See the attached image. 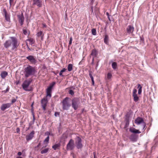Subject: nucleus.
Listing matches in <instances>:
<instances>
[{
  "instance_id": "obj_1",
  "label": "nucleus",
  "mask_w": 158,
  "mask_h": 158,
  "mask_svg": "<svg viewBox=\"0 0 158 158\" xmlns=\"http://www.w3.org/2000/svg\"><path fill=\"white\" fill-rule=\"evenodd\" d=\"M10 39L6 40L4 43V47L6 49L12 46V49L16 48L19 44L18 43L17 39L15 37H10Z\"/></svg>"
},
{
  "instance_id": "obj_2",
  "label": "nucleus",
  "mask_w": 158,
  "mask_h": 158,
  "mask_svg": "<svg viewBox=\"0 0 158 158\" xmlns=\"http://www.w3.org/2000/svg\"><path fill=\"white\" fill-rule=\"evenodd\" d=\"M24 73L25 77H28L35 73V68L29 65L25 68Z\"/></svg>"
},
{
  "instance_id": "obj_3",
  "label": "nucleus",
  "mask_w": 158,
  "mask_h": 158,
  "mask_svg": "<svg viewBox=\"0 0 158 158\" xmlns=\"http://www.w3.org/2000/svg\"><path fill=\"white\" fill-rule=\"evenodd\" d=\"M72 108L75 110H77L79 108L81 105V102L80 99L78 98H74L71 100Z\"/></svg>"
},
{
  "instance_id": "obj_4",
  "label": "nucleus",
  "mask_w": 158,
  "mask_h": 158,
  "mask_svg": "<svg viewBox=\"0 0 158 158\" xmlns=\"http://www.w3.org/2000/svg\"><path fill=\"white\" fill-rule=\"evenodd\" d=\"M70 98L67 97L64 99L61 103L62 104V108L64 110H68L71 106Z\"/></svg>"
},
{
  "instance_id": "obj_5",
  "label": "nucleus",
  "mask_w": 158,
  "mask_h": 158,
  "mask_svg": "<svg viewBox=\"0 0 158 158\" xmlns=\"http://www.w3.org/2000/svg\"><path fill=\"white\" fill-rule=\"evenodd\" d=\"M32 81V79H30L28 80L25 81L22 85V87L23 89L26 91H31V89H28L29 86Z\"/></svg>"
},
{
  "instance_id": "obj_6",
  "label": "nucleus",
  "mask_w": 158,
  "mask_h": 158,
  "mask_svg": "<svg viewBox=\"0 0 158 158\" xmlns=\"http://www.w3.org/2000/svg\"><path fill=\"white\" fill-rule=\"evenodd\" d=\"M76 147L78 149H81L83 147L82 139L79 136H77L75 139Z\"/></svg>"
},
{
  "instance_id": "obj_7",
  "label": "nucleus",
  "mask_w": 158,
  "mask_h": 158,
  "mask_svg": "<svg viewBox=\"0 0 158 158\" xmlns=\"http://www.w3.org/2000/svg\"><path fill=\"white\" fill-rule=\"evenodd\" d=\"M135 122L138 125L141 124L143 127V130H144L146 126V124L144 122V120L142 118L139 117H137L135 120Z\"/></svg>"
},
{
  "instance_id": "obj_8",
  "label": "nucleus",
  "mask_w": 158,
  "mask_h": 158,
  "mask_svg": "<svg viewBox=\"0 0 158 158\" xmlns=\"http://www.w3.org/2000/svg\"><path fill=\"white\" fill-rule=\"evenodd\" d=\"M75 147V144L74 140L70 139L67 145L66 149L67 150H72L74 149Z\"/></svg>"
},
{
  "instance_id": "obj_9",
  "label": "nucleus",
  "mask_w": 158,
  "mask_h": 158,
  "mask_svg": "<svg viewBox=\"0 0 158 158\" xmlns=\"http://www.w3.org/2000/svg\"><path fill=\"white\" fill-rule=\"evenodd\" d=\"M48 103V100L46 98L42 99L41 101V104L42 107L44 110H46V107Z\"/></svg>"
},
{
  "instance_id": "obj_10",
  "label": "nucleus",
  "mask_w": 158,
  "mask_h": 158,
  "mask_svg": "<svg viewBox=\"0 0 158 158\" xmlns=\"http://www.w3.org/2000/svg\"><path fill=\"white\" fill-rule=\"evenodd\" d=\"M28 59L32 64H35L37 62V60L34 58V57L32 56H29L26 57Z\"/></svg>"
},
{
  "instance_id": "obj_11",
  "label": "nucleus",
  "mask_w": 158,
  "mask_h": 158,
  "mask_svg": "<svg viewBox=\"0 0 158 158\" xmlns=\"http://www.w3.org/2000/svg\"><path fill=\"white\" fill-rule=\"evenodd\" d=\"M33 5H36L39 7L42 6V4L41 0H33Z\"/></svg>"
},
{
  "instance_id": "obj_12",
  "label": "nucleus",
  "mask_w": 158,
  "mask_h": 158,
  "mask_svg": "<svg viewBox=\"0 0 158 158\" xmlns=\"http://www.w3.org/2000/svg\"><path fill=\"white\" fill-rule=\"evenodd\" d=\"M17 17L20 24L22 25L24 21V17L23 14L22 13L20 15H18Z\"/></svg>"
},
{
  "instance_id": "obj_13",
  "label": "nucleus",
  "mask_w": 158,
  "mask_h": 158,
  "mask_svg": "<svg viewBox=\"0 0 158 158\" xmlns=\"http://www.w3.org/2000/svg\"><path fill=\"white\" fill-rule=\"evenodd\" d=\"M3 12L5 15V19L7 21L10 22V15L7 12L6 10L5 9H3Z\"/></svg>"
},
{
  "instance_id": "obj_14",
  "label": "nucleus",
  "mask_w": 158,
  "mask_h": 158,
  "mask_svg": "<svg viewBox=\"0 0 158 158\" xmlns=\"http://www.w3.org/2000/svg\"><path fill=\"white\" fill-rule=\"evenodd\" d=\"M137 92V90L136 89H134L133 92V96L134 97V100L135 102H137L139 99V98L136 94Z\"/></svg>"
},
{
  "instance_id": "obj_15",
  "label": "nucleus",
  "mask_w": 158,
  "mask_h": 158,
  "mask_svg": "<svg viewBox=\"0 0 158 158\" xmlns=\"http://www.w3.org/2000/svg\"><path fill=\"white\" fill-rule=\"evenodd\" d=\"M11 105L10 103H7L3 104L1 107V109L2 111H4L7 108L10 107Z\"/></svg>"
},
{
  "instance_id": "obj_16",
  "label": "nucleus",
  "mask_w": 158,
  "mask_h": 158,
  "mask_svg": "<svg viewBox=\"0 0 158 158\" xmlns=\"http://www.w3.org/2000/svg\"><path fill=\"white\" fill-rule=\"evenodd\" d=\"M138 138V135L137 134H132L130 137V139L133 142L136 141Z\"/></svg>"
},
{
  "instance_id": "obj_17",
  "label": "nucleus",
  "mask_w": 158,
  "mask_h": 158,
  "mask_svg": "<svg viewBox=\"0 0 158 158\" xmlns=\"http://www.w3.org/2000/svg\"><path fill=\"white\" fill-rule=\"evenodd\" d=\"M35 132L34 131H31L29 135H27L26 136V140L28 141L31 139L34 136V134Z\"/></svg>"
},
{
  "instance_id": "obj_18",
  "label": "nucleus",
  "mask_w": 158,
  "mask_h": 158,
  "mask_svg": "<svg viewBox=\"0 0 158 158\" xmlns=\"http://www.w3.org/2000/svg\"><path fill=\"white\" fill-rule=\"evenodd\" d=\"M129 131L131 133L136 134H139L141 133V132L138 130L136 129L133 127H131L130 128Z\"/></svg>"
},
{
  "instance_id": "obj_19",
  "label": "nucleus",
  "mask_w": 158,
  "mask_h": 158,
  "mask_svg": "<svg viewBox=\"0 0 158 158\" xmlns=\"http://www.w3.org/2000/svg\"><path fill=\"white\" fill-rule=\"evenodd\" d=\"M134 27L132 25L128 26L127 29V32L129 34L132 33L134 31Z\"/></svg>"
},
{
  "instance_id": "obj_20",
  "label": "nucleus",
  "mask_w": 158,
  "mask_h": 158,
  "mask_svg": "<svg viewBox=\"0 0 158 158\" xmlns=\"http://www.w3.org/2000/svg\"><path fill=\"white\" fill-rule=\"evenodd\" d=\"M97 54L98 52L95 49H94L92 50V52L91 53V55L93 56V62L94 61V58L96 57Z\"/></svg>"
},
{
  "instance_id": "obj_21",
  "label": "nucleus",
  "mask_w": 158,
  "mask_h": 158,
  "mask_svg": "<svg viewBox=\"0 0 158 158\" xmlns=\"http://www.w3.org/2000/svg\"><path fill=\"white\" fill-rule=\"evenodd\" d=\"M125 121V124L124 128H126L128 126L129 123V116L127 115L126 116Z\"/></svg>"
},
{
  "instance_id": "obj_22",
  "label": "nucleus",
  "mask_w": 158,
  "mask_h": 158,
  "mask_svg": "<svg viewBox=\"0 0 158 158\" xmlns=\"http://www.w3.org/2000/svg\"><path fill=\"white\" fill-rule=\"evenodd\" d=\"M51 92H52V89L51 88L48 87L46 90V97H49V98H50L51 97Z\"/></svg>"
},
{
  "instance_id": "obj_23",
  "label": "nucleus",
  "mask_w": 158,
  "mask_h": 158,
  "mask_svg": "<svg viewBox=\"0 0 158 158\" xmlns=\"http://www.w3.org/2000/svg\"><path fill=\"white\" fill-rule=\"evenodd\" d=\"M36 35L37 37H41V40H43V37L44 36V34L42 31H40V32H37L36 34Z\"/></svg>"
},
{
  "instance_id": "obj_24",
  "label": "nucleus",
  "mask_w": 158,
  "mask_h": 158,
  "mask_svg": "<svg viewBox=\"0 0 158 158\" xmlns=\"http://www.w3.org/2000/svg\"><path fill=\"white\" fill-rule=\"evenodd\" d=\"M8 73L6 71H3L1 73V76L2 78H4L7 75Z\"/></svg>"
},
{
  "instance_id": "obj_25",
  "label": "nucleus",
  "mask_w": 158,
  "mask_h": 158,
  "mask_svg": "<svg viewBox=\"0 0 158 158\" xmlns=\"http://www.w3.org/2000/svg\"><path fill=\"white\" fill-rule=\"evenodd\" d=\"M60 146V143H57L53 145L52 147V148L54 149V150H56V149H58Z\"/></svg>"
},
{
  "instance_id": "obj_26",
  "label": "nucleus",
  "mask_w": 158,
  "mask_h": 158,
  "mask_svg": "<svg viewBox=\"0 0 158 158\" xmlns=\"http://www.w3.org/2000/svg\"><path fill=\"white\" fill-rule=\"evenodd\" d=\"M49 150V148H45L43 150H42L41 152V153L42 154L46 153H47Z\"/></svg>"
},
{
  "instance_id": "obj_27",
  "label": "nucleus",
  "mask_w": 158,
  "mask_h": 158,
  "mask_svg": "<svg viewBox=\"0 0 158 158\" xmlns=\"http://www.w3.org/2000/svg\"><path fill=\"white\" fill-rule=\"evenodd\" d=\"M138 88H139L138 91V94H141L142 92V87L141 86V85L139 84L138 85Z\"/></svg>"
},
{
  "instance_id": "obj_28",
  "label": "nucleus",
  "mask_w": 158,
  "mask_h": 158,
  "mask_svg": "<svg viewBox=\"0 0 158 158\" xmlns=\"http://www.w3.org/2000/svg\"><path fill=\"white\" fill-rule=\"evenodd\" d=\"M108 36L107 35H106L104 38V42L106 44H107L108 43Z\"/></svg>"
},
{
  "instance_id": "obj_29",
  "label": "nucleus",
  "mask_w": 158,
  "mask_h": 158,
  "mask_svg": "<svg viewBox=\"0 0 158 158\" xmlns=\"http://www.w3.org/2000/svg\"><path fill=\"white\" fill-rule=\"evenodd\" d=\"M66 70L67 69L65 68L63 69L61 71H60L59 73L60 76L64 77V75L62 74V73H63L65 72Z\"/></svg>"
},
{
  "instance_id": "obj_30",
  "label": "nucleus",
  "mask_w": 158,
  "mask_h": 158,
  "mask_svg": "<svg viewBox=\"0 0 158 158\" xmlns=\"http://www.w3.org/2000/svg\"><path fill=\"white\" fill-rule=\"evenodd\" d=\"M27 41H29L31 45H32L34 44L35 42L34 40L32 38H30L29 39H27Z\"/></svg>"
},
{
  "instance_id": "obj_31",
  "label": "nucleus",
  "mask_w": 158,
  "mask_h": 158,
  "mask_svg": "<svg viewBox=\"0 0 158 158\" xmlns=\"http://www.w3.org/2000/svg\"><path fill=\"white\" fill-rule=\"evenodd\" d=\"M73 69V65L71 64H69L68 65V69L69 71H71Z\"/></svg>"
},
{
  "instance_id": "obj_32",
  "label": "nucleus",
  "mask_w": 158,
  "mask_h": 158,
  "mask_svg": "<svg viewBox=\"0 0 158 158\" xmlns=\"http://www.w3.org/2000/svg\"><path fill=\"white\" fill-rule=\"evenodd\" d=\"M117 63L116 62H114L112 63V68L114 69H116V68H117Z\"/></svg>"
},
{
  "instance_id": "obj_33",
  "label": "nucleus",
  "mask_w": 158,
  "mask_h": 158,
  "mask_svg": "<svg viewBox=\"0 0 158 158\" xmlns=\"http://www.w3.org/2000/svg\"><path fill=\"white\" fill-rule=\"evenodd\" d=\"M92 34L93 35H96V31L95 29L93 28L92 29Z\"/></svg>"
},
{
  "instance_id": "obj_34",
  "label": "nucleus",
  "mask_w": 158,
  "mask_h": 158,
  "mask_svg": "<svg viewBox=\"0 0 158 158\" xmlns=\"http://www.w3.org/2000/svg\"><path fill=\"white\" fill-rule=\"evenodd\" d=\"M112 77V74L110 73H108L107 75V78L108 79L110 80Z\"/></svg>"
},
{
  "instance_id": "obj_35",
  "label": "nucleus",
  "mask_w": 158,
  "mask_h": 158,
  "mask_svg": "<svg viewBox=\"0 0 158 158\" xmlns=\"http://www.w3.org/2000/svg\"><path fill=\"white\" fill-rule=\"evenodd\" d=\"M92 72L91 71H89V76L90 77L91 80H94V77L92 75Z\"/></svg>"
},
{
  "instance_id": "obj_36",
  "label": "nucleus",
  "mask_w": 158,
  "mask_h": 158,
  "mask_svg": "<svg viewBox=\"0 0 158 158\" xmlns=\"http://www.w3.org/2000/svg\"><path fill=\"white\" fill-rule=\"evenodd\" d=\"M55 82H53L48 87L49 88H51L52 89V88L53 87V86L55 85Z\"/></svg>"
},
{
  "instance_id": "obj_37",
  "label": "nucleus",
  "mask_w": 158,
  "mask_h": 158,
  "mask_svg": "<svg viewBox=\"0 0 158 158\" xmlns=\"http://www.w3.org/2000/svg\"><path fill=\"white\" fill-rule=\"evenodd\" d=\"M69 94H70L71 95H73L74 94V93L73 91V90H71V89H70L69 90Z\"/></svg>"
},
{
  "instance_id": "obj_38",
  "label": "nucleus",
  "mask_w": 158,
  "mask_h": 158,
  "mask_svg": "<svg viewBox=\"0 0 158 158\" xmlns=\"http://www.w3.org/2000/svg\"><path fill=\"white\" fill-rule=\"evenodd\" d=\"M49 136H48L45 139V140L44 141V142H48L49 140Z\"/></svg>"
},
{
  "instance_id": "obj_39",
  "label": "nucleus",
  "mask_w": 158,
  "mask_h": 158,
  "mask_svg": "<svg viewBox=\"0 0 158 158\" xmlns=\"http://www.w3.org/2000/svg\"><path fill=\"white\" fill-rule=\"evenodd\" d=\"M17 98V97H16V99L15 98H13L12 100V101H11V104L13 103H14L15 102L16 100V99Z\"/></svg>"
},
{
  "instance_id": "obj_40",
  "label": "nucleus",
  "mask_w": 158,
  "mask_h": 158,
  "mask_svg": "<svg viewBox=\"0 0 158 158\" xmlns=\"http://www.w3.org/2000/svg\"><path fill=\"white\" fill-rule=\"evenodd\" d=\"M23 34L26 35H27V31L26 29H23Z\"/></svg>"
},
{
  "instance_id": "obj_41",
  "label": "nucleus",
  "mask_w": 158,
  "mask_h": 158,
  "mask_svg": "<svg viewBox=\"0 0 158 158\" xmlns=\"http://www.w3.org/2000/svg\"><path fill=\"white\" fill-rule=\"evenodd\" d=\"M45 135H48V136H49V135H51V134L49 132L47 131L45 133Z\"/></svg>"
},
{
  "instance_id": "obj_42",
  "label": "nucleus",
  "mask_w": 158,
  "mask_h": 158,
  "mask_svg": "<svg viewBox=\"0 0 158 158\" xmlns=\"http://www.w3.org/2000/svg\"><path fill=\"white\" fill-rule=\"evenodd\" d=\"M72 37H71L70 39V40L69 41V45H70L72 43Z\"/></svg>"
},
{
  "instance_id": "obj_43",
  "label": "nucleus",
  "mask_w": 158,
  "mask_h": 158,
  "mask_svg": "<svg viewBox=\"0 0 158 158\" xmlns=\"http://www.w3.org/2000/svg\"><path fill=\"white\" fill-rule=\"evenodd\" d=\"M40 144H41L40 143H39L38 145L36 147H35V149H37L40 146Z\"/></svg>"
},
{
  "instance_id": "obj_44",
  "label": "nucleus",
  "mask_w": 158,
  "mask_h": 158,
  "mask_svg": "<svg viewBox=\"0 0 158 158\" xmlns=\"http://www.w3.org/2000/svg\"><path fill=\"white\" fill-rule=\"evenodd\" d=\"M8 91H9V89H8V88H7L6 90L2 91V92L6 93L7 92H8Z\"/></svg>"
},
{
  "instance_id": "obj_45",
  "label": "nucleus",
  "mask_w": 158,
  "mask_h": 158,
  "mask_svg": "<svg viewBox=\"0 0 158 158\" xmlns=\"http://www.w3.org/2000/svg\"><path fill=\"white\" fill-rule=\"evenodd\" d=\"M59 115V113L58 112H56L55 113L54 115L56 117L57 115Z\"/></svg>"
},
{
  "instance_id": "obj_46",
  "label": "nucleus",
  "mask_w": 158,
  "mask_h": 158,
  "mask_svg": "<svg viewBox=\"0 0 158 158\" xmlns=\"http://www.w3.org/2000/svg\"><path fill=\"white\" fill-rule=\"evenodd\" d=\"M34 123V122L32 121L30 122L29 123V125L30 126H31V125L33 124Z\"/></svg>"
},
{
  "instance_id": "obj_47",
  "label": "nucleus",
  "mask_w": 158,
  "mask_h": 158,
  "mask_svg": "<svg viewBox=\"0 0 158 158\" xmlns=\"http://www.w3.org/2000/svg\"><path fill=\"white\" fill-rule=\"evenodd\" d=\"M35 116L33 114V121H32L33 122H34H34H35Z\"/></svg>"
},
{
  "instance_id": "obj_48",
  "label": "nucleus",
  "mask_w": 158,
  "mask_h": 158,
  "mask_svg": "<svg viewBox=\"0 0 158 158\" xmlns=\"http://www.w3.org/2000/svg\"><path fill=\"white\" fill-rule=\"evenodd\" d=\"M18 155L19 156H21L22 155V153L21 152H19L18 153Z\"/></svg>"
},
{
  "instance_id": "obj_49",
  "label": "nucleus",
  "mask_w": 158,
  "mask_h": 158,
  "mask_svg": "<svg viewBox=\"0 0 158 158\" xmlns=\"http://www.w3.org/2000/svg\"><path fill=\"white\" fill-rule=\"evenodd\" d=\"M14 0H10V5H11V3L13 2Z\"/></svg>"
},
{
  "instance_id": "obj_50",
  "label": "nucleus",
  "mask_w": 158,
  "mask_h": 158,
  "mask_svg": "<svg viewBox=\"0 0 158 158\" xmlns=\"http://www.w3.org/2000/svg\"><path fill=\"white\" fill-rule=\"evenodd\" d=\"M91 81H92V85H94V79L91 80Z\"/></svg>"
},
{
  "instance_id": "obj_51",
  "label": "nucleus",
  "mask_w": 158,
  "mask_h": 158,
  "mask_svg": "<svg viewBox=\"0 0 158 158\" xmlns=\"http://www.w3.org/2000/svg\"><path fill=\"white\" fill-rule=\"evenodd\" d=\"M16 131H17V132H18L20 131L19 129V128H17V129H16Z\"/></svg>"
},
{
  "instance_id": "obj_52",
  "label": "nucleus",
  "mask_w": 158,
  "mask_h": 158,
  "mask_svg": "<svg viewBox=\"0 0 158 158\" xmlns=\"http://www.w3.org/2000/svg\"><path fill=\"white\" fill-rule=\"evenodd\" d=\"M43 25L44 27H46V25L45 24H43Z\"/></svg>"
},
{
  "instance_id": "obj_53",
  "label": "nucleus",
  "mask_w": 158,
  "mask_h": 158,
  "mask_svg": "<svg viewBox=\"0 0 158 158\" xmlns=\"http://www.w3.org/2000/svg\"><path fill=\"white\" fill-rule=\"evenodd\" d=\"M94 158H97L95 156V152H94Z\"/></svg>"
},
{
  "instance_id": "obj_54",
  "label": "nucleus",
  "mask_w": 158,
  "mask_h": 158,
  "mask_svg": "<svg viewBox=\"0 0 158 158\" xmlns=\"http://www.w3.org/2000/svg\"><path fill=\"white\" fill-rule=\"evenodd\" d=\"M106 15H107L108 16V17L109 16V14L108 12H107L106 13Z\"/></svg>"
},
{
  "instance_id": "obj_55",
  "label": "nucleus",
  "mask_w": 158,
  "mask_h": 158,
  "mask_svg": "<svg viewBox=\"0 0 158 158\" xmlns=\"http://www.w3.org/2000/svg\"><path fill=\"white\" fill-rule=\"evenodd\" d=\"M70 88L71 89H74V87L73 86H71V87H70Z\"/></svg>"
},
{
  "instance_id": "obj_56",
  "label": "nucleus",
  "mask_w": 158,
  "mask_h": 158,
  "mask_svg": "<svg viewBox=\"0 0 158 158\" xmlns=\"http://www.w3.org/2000/svg\"><path fill=\"white\" fill-rule=\"evenodd\" d=\"M91 10H92V12H93V6L91 7Z\"/></svg>"
},
{
  "instance_id": "obj_57",
  "label": "nucleus",
  "mask_w": 158,
  "mask_h": 158,
  "mask_svg": "<svg viewBox=\"0 0 158 158\" xmlns=\"http://www.w3.org/2000/svg\"><path fill=\"white\" fill-rule=\"evenodd\" d=\"M27 46V47L28 48H29V47H28V44H26Z\"/></svg>"
},
{
  "instance_id": "obj_58",
  "label": "nucleus",
  "mask_w": 158,
  "mask_h": 158,
  "mask_svg": "<svg viewBox=\"0 0 158 158\" xmlns=\"http://www.w3.org/2000/svg\"><path fill=\"white\" fill-rule=\"evenodd\" d=\"M108 19H109V20L110 21V18L109 17V16H108Z\"/></svg>"
},
{
  "instance_id": "obj_59",
  "label": "nucleus",
  "mask_w": 158,
  "mask_h": 158,
  "mask_svg": "<svg viewBox=\"0 0 158 158\" xmlns=\"http://www.w3.org/2000/svg\"><path fill=\"white\" fill-rule=\"evenodd\" d=\"M52 158H58V157H52Z\"/></svg>"
},
{
  "instance_id": "obj_60",
  "label": "nucleus",
  "mask_w": 158,
  "mask_h": 158,
  "mask_svg": "<svg viewBox=\"0 0 158 158\" xmlns=\"http://www.w3.org/2000/svg\"><path fill=\"white\" fill-rule=\"evenodd\" d=\"M33 104H31V106H33Z\"/></svg>"
},
{
  "instance_id": "obj_61",
  "label": "nucleus",
  "mask_w": 158,
  "mask_h": 158,
  "mask_svg": "<svg viewBox=\"0 0 158 158\" xmlns=\"http://www.w3.org/2000/svg\"><path fill=\"white\" fill-rule=\"evenodd\" d=\"M30 50V49L29 48H28Z\"/></svg>"
},
{
  "instance_id": "obj_62",
  "label": "nucleus",
  "mask_w": 158,
  "mask_h": 158,
  "mask_svg": "<svg viewBox=\"0 0 158 158\" xmlns=\"http://www.w3.org/2000/svg\"><path fill=\"white\" fill-rule=\"evenodd\" d=\"M30 50V49L29 48H28Z\"/></svg>"
}]
</instances>
